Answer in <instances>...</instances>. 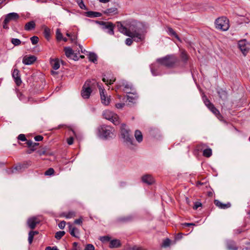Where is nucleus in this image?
Segmentation results:
<instances>
[{
	"instance_id": "f8f14e48",
	"label": "nucleus",
	"mask_w": 250,
	"mask_h": 250,
	"mask_svg": "<svg viewBox=\"0 0 250 250\" xmlns=\"http://www.w3.org/2000/svg\"><path fill=\"white\" fill-rule=\"evenodd\" d=\"M40 222V220L37 217H32L28 219L27 225L30 229H33Z\"/></svg>"
},
{
	"instance_id": "473e14b6",
	"label": "nucleus",
	"mask_w": 250,
	"mask_h": 250,
	"mask_svg": "<svg viewBox=\"0 0 250 250\" xmlns=\"http://www.w3.org/2000/svg\"><path fill=\"white\" fill-rule=\"evenodd\" d=\"M43 33L45 38L48 40L50 37V29L48 27L44 26Z\"/></svg>"
},
{
	"instance_id": "37998d69",
	"label": "nucleus",
	"mask_w": 250,
	"mask_h": 250,
	"mask_svg": "<svg viewBox=\"0 0 250 250\" xmlns=\"http://www.w3.org/2000/svg\"><path fill=\"white\" fill-rule=\"evenodd\" d=\"M77 3L79 6L82 9H86V6L84 5L83 0H77Z\"/></svg>"
},
{
	"instance_id": "9b49d317",
	"label": "nucleus",
	"mask_w": 250,
	"mask_h": 250,
	"mask_svg": "<svg viewBox=\"0 0 250 250\" xmlns=\"http://www.w3.org/2000/svg\"><path fill=\"white\" fill-rule=\"evenodd\" d=\"M98 86L100 90L102 103L105 105H108L109 104L110 101V97L107 96L104 89L102 88L101 85H98Z\"/></svg>"
},
{
	"instance_id": "a18cd8bd",
	"label": "nucleus",
	"mask_w": 250,
	"mask_h": 250,
	"mask_svg": "<svg viewBox=\"0 0 250 250\" xmlns=\"http://www.w3.org/2000/svg\"><path fill=\"white\" fill-rule=\"evenodd\" d=\"M54 172V170L53 168H50L47 170H46L45 171V175L51 176L53 174Z\"/></svg>"
},
{
	"instance_id": "bf43d9fd",
	"label": "nucleus",
	"mask_w": 250,
	"mask_h": 250,
	"mask_svg": "<svg viewBox=\"0 0 250 250\" xmlns=\"http://www.w3.org/2000/svg\"><path fill=\"white\" fill-rule=\"evenodd\" d=\"M45 250H59V249L56 246L52 247L48 246L45 248Z\"/></svg>"
},
{
	"instance_id": "ea45409f",
	"label": "nucleus",
	"mask_w": 250,
	"mask_h": 250,
	"mask_svg": "<svg viewBox=\"0 0 250 250\" xmlns=\"http://www.w3.org/2000/svg\"><path fill=\"white\" fill-rule=\"evenodd\" d=\"M11 42L15 46H18V45H19L21 43V41H20V40H19L18 39L13 38L11 40Z\"/></svg>"
},
{
	"instance_id": "13d9d810",
	"label": "nucleus",
	"mask_w": 250,
	"mask_h": 250,
	"mask_svg": "<svg viewBox=\"0 0 250 250\" xmlns=\"http://www.w3.org/2000/svg\"><path fill=\"white\" fill-rule=\"evenodd\" d=\"M36 141H41L43 139V137L41 135H38L34 138Z\"/></svg>"
},
{
	"instance_id": "4c0bfd02",
	"label": "nucleus",
	"mask_w": 250,
	"mask_h": 250,
	"mask_svg": "<svg viewBox=\"0 0 250 250\" xmlns=\"http://www.w3.org/2000/svg\"><path fill=\"white\" fill-rule=\"evenodd\" d=\"M170 240L168 238H167L164 240L162 246L164 248L170 246Z\"/></svg>"
},
{
	"instance_id": "c756f323",
	"label": "nucleus",
	"mask_w": 250,
	"mask_h": 250,
	"mask_svg": "<svg viewBox=\"0 0 250 250\" xmlns=\"http://www.w3.org/2000/svg\"><path fill=\"white\" fill-rule=\"evenodd\" d=\"M51 64L54 70L58 69L60 66L59 61L57 59L52 60L51 61Z\"/></svg>"
},
{
	"instance_id": "c03bdc74",
	"label": "nucleus",
	"mask_w": 250,
	"mask_h": 250,
	"mask_svg": "<svg viewBox=\"0 0 250 250\" xmlns=\"http://www.w3.org/2000/svg\"><path fill=\"white\" fill-rule=\"evenodd\" d=\"M181 57L184 61H187L188 59V56L185 51H182L181 52Z\"/></svg>"
},
{
	"instance_id": "2eb2a0df",
	"label": "nucleus",
	"mask_w": 250,
	"mask_h": 250,
	"mask_svg": "<svg viewBox=\"0 0 250 250\" xmlns=\"http://www.w3.org/2000/svg\"><path fill=\"white\" fill-rule=\"evenodd\" d=\"M19 18L20 16L18 13L12 12L7 14L4 20H5V22H9L11 21H16Z\"/></svg>"
},
{
	"instance_id": "338daca9",
	"label": "nucleus",
	"mask_w": 250,
	"mask_h": 250,
	"mask_svg": "<svg viewBox=\"0 0 250 250\" xmlns=\"http://www.w3.org/2000/svg\"><path fill=\"white\" fill-rule=\"evenodd\" d=\"M221 98H225L226 97V92L225 91L223 92V93L222 95H220Z\"/></svg>"
},
{
	"instance_id": "4468645a",
	"label": "nucleus",
	"mask_w": 250,
	"mask_h": 250,
	"mask_svg": "<svg viewBox=\"0 0 250 250\" xmlns=\"http://www.w3.org/2000/svg\"><path fill=\"white\" fill-rule=\"evenodd\" d=\"M101 24L103 25L104 29L107 30V32L109 34H114V25L112 23L102 21Z\"/></svg>"
},
{
	"instance_id": "0eeeda50",
	"label": "nucleus",
	"mask_w": 250,
	"mask_h": 250,
	"mask_svg": "<svg viewBox=\"0 0 250 250\" xmlns=\"http://www.w3.org/2000/svg\"><path fill=\"white\" fill-rule=\"evenodd\" d=\"M215 24L216 28L223 31L228 30L229 27V21L225 17L218 18L216 20Z\"/></svg>"
},
{
	"instance_id": "20e7f679",
	"label": "nucleus",
	"mask_w": 250,
	"mask_h": 250,
	"mask_svg": "<svg viewBox=\"0 0 250 250\" xmlns=\"http://www.w3.org/2000/svg\"><path fill=\"white\" fill-rule=\"evenodd\" d=\"M96 83V81L95 80H88L85 82L81 90V96L83 99H88L89 98Z\"/></svg>"
},
{
	"instance_id": "79ce46f5",
	"label": "nucleus",
	"mask_w": 250,
	"mask_h": 250,
	"mask_svg": "<svg viewBox=\"0 0 250 250\" xmlns=\"http://www.w3.org/2000/svg\"><path fill=\"white\" fill-rule=\"evenodd\" d=\"M64 216L66 218L70 219L75 216V213L74 212H69L67 213L64 214Z\"/></svg>"
},
{
	"instance_id": "393cba45",
	"label": "nucleus",
	"mask_w": 250,
	"mask_h": 250,
	"mask_svg": "<svg viewBox=\"0 0 250 250\" xmlns=\"http://www.w3.org/2000/svg\"><path fill=\"white\" fill-rule=\"evenodd\" d=\"M64 51L65 55L67 57L73 58L74 60H75L74 58L75 56H73L74 52L70 47H65L64 48Z\"/></svg>"
},
{
	"instance_id": "bb28decb",
	"label": "nucleus",
	"mask_w": 250,
	"mask_h": 250,
	"mask_svg": "<svg viewBox=\"0 0 250 250\" xmlns=\"http://www.w3.org/2000/svg\"><path fill=\"white\" fill-rule=\"evenodd\" d=\"M118 13V9L116 7L107 8L104 11V13L108 15H115Z\"/></svg>"
},
{
	"instance_id": "cd10ccee",
	"label": "nucleus",
	"mask_w": 250,
	"mask_h": 250,
	"mask_svg": "<svg viewBox=\"0 0 250 250\" xmlns=\"http://www.w3.org/2000/svg\"><path fill=\"white\" fill-rule=\"evenodd\" d=\"M134 136L136 140L138 143H141L142 142L143 135L140 130H136L135 132Z\"/></svg>"
},
{
	"instance_id": "412c9836",
	"label": "nucleus",
	"mask_w": 250,
	"mask_h": 250,
	"mask_svg": "<svg viewBox=\"0 0 250 250\" xmlns=\"http://www.w3.org/2000/svg\"><path fill=\"white\" fill-rule=\"evenodd\" d=\"M142 180L143 183L148 185H151L154 182V179L150 175H145L142 177Z\"/></svg>"
},
{
	"instance_id": "f257e3e1",
	"label": "nucleus",
	"mask_w": 250,
	"mask_h": 250,
	"mask_svg": "<svg viewBox=\"0 0 250 250\" xmlns=\"http://www.w3.org/2000/svg\"><path fill=\"white\" fill-rule=\"evenodd\" d=\"M119 31L124 35L131 38L136 42L143 41L146 32L144 25L141 23H136L135 25H131L129 29L125 27L121 22L117 23Z\"/></svg>"
},
{
	"instance_id": "72a5a7b5",
	"label": "nucleus",
	"mask_w": 250,
	"mask_h": 250,
	"mask_svg": "<svg viewBox=\"0 0 250 250\" xmlns=\"http://www.w3.org/2000/svg\"><path fill=\"white\" fill-rule=\"evenodd\" d=\"M101 15L100 13L97 12L89 11L87 13V16L89 17H99Z\"/></svg>"
},
{
	"instance_id": "aec40b11",
	"label": "nucleus",
	"mask_w": 250,
	"mask_h": 250,
	"mask_svg": "<svg viewBox=\"0 0 250 250\" xmlns=\"http://www.w3.org/2000/svg\"><path fill=\"white\" fill-rule=\"evenodd\" d=\"M23 167V166L21 165H18L14 168H9L7 169L6 170V172H7L8 174L16 173L17 172L21 171Z\"/></svg>"
},
{
	"instance_id": "b1692460",
	"label": "nucleus",
	"mask_w": 250,
	"mask_h": 250,
	"mask_svg": "<svg viewBox=\"0 0 250 250\" xmlns=\"http://www.w3.org/2000/svg\"><path fill=\"white\" fill-rule=\"evenodd\" d=\"M36 26V24L34 21H32L26 23L24 26V29L26 31H30L34 29Z\"/></svg>"
},
{
	"instance_id": "6ab92c4d",
	"label": "nucleus",
	"mask_w": 250,
	"mask_h": 250,
	"mask_svg": "<svg viewBox=\"0 0 250 250\" xmlns=\"http://www.w3.org/2000/svg\"><path fill=\"white\" fill-rule=\"evenodd\" d=\"M103 81L106 84H111L115 82V78L111 74L105 75L103 78Z\"/></svg>"
},
{
	"instance_id": "052dcab7",
	"label": "nucleus",
	"mask_w": 250,
	"mask_h": 250,
	"mask_svg": "<svg viewBox=\"0 0 250 250\" xmlns=\"http://www.w3.org/2000/svg\"><path fill=\"white\" fill-rule=\"evenodd\" d=\"M82 222L83 221L81 218L76 219L74 221V223L76 224L81 225L82 224Z\"/></svg>"
},
{
	"instance_id": "f704fd0d",
	"label": "nucleus",
	"mask_w": 250,
	"mask_h": 250,
	"mask_svg": "<svg viewBox=\"0 0 250 250\" xmlns=\"http://www.w3.org/2000/svg\"><path fill=\"white\" fill-rule=\"evenodd\" d=\"M167 32L169 35L174 36L176 38L179 40L178 36L172 28L170 27L167 28Z\"/></svg>"
},
{
	"instance_id": "9d476101",
	"label": "nucleus",
	"mask_w": 250,
	"mask_h": 250,
	"mask_svg": "<svg viewBox=\"0 0 250 250\" xmlns=\"http://www.w3.org/2000/svg\"><path fill=\"white\" fill-rule=\"evenodd\" d=\"M249 44L246 40H242L238 42V46L244 56H246L249 51Z\"/></svg>"
},
{
	"instance_id": "6e6552de",
	"label": "nucleus",
	"mask_w": 250,
	"mask_h": 250,
	"mask_svg": "<svg viewBox=\"0 0 250 250\" xmlns=\"http://www.w3.org/2000/svg\"><path fill=\"white\" fill-rule=\"evenodd\" d=\"M203 100L204 101V104L208 107V108L217 117L218 119L220 120L222 116L220 114L218 110L214 107L213 104L210 102L206 96H203Z\"/></svg>"
},
{
	"instance_id": "58836bf2",
	"label": "nucleus",
	"mask_w": 250,
	"mask_h": 250,
	"mask_svg": "<svg viewBox=\"0 0 250 250\" xmlns=\"http://www.w3.org/2000/svg\"><path fill=\"white\" fill-rule=\"evenodd\" d=\"M65 234L64 231H59L56 233L55 238L57 239H60Z\"/></svg>"
},
{
	"instance_id": "4d7b16f0",
	"label": "nucleus",
	"mask_w": 250,
	"mask_h": 250,
	"mask_svg": "<svg viewBox=\"0 0 250 250\" xmlns=\"http://www.w3.org/2000/svg\"><path fill=\"white\" fill-rule=\"evenodd\" d=\"M202 204L200 202H196L193 206L194 209H197L199 207H201Z\"/></svg>"
},
{
	"instance_id": "774afa93",
	"label": "nucleus",
	"mask_w": 250,
	"mask_h": 250,
	"mask_svg": "<svg viewBox=\"0 0 250 250\" xmlns=\"http://www.w3.org/2000/svg\"><path fill=\"white\" fill-rule=\"evenodd\" d=\"M109 1H110V0H99V1L100 2L104 3H107V2H109Z\"/></svg>"
},
{
	"instance_id": "5701e85b",
	"label": "nucleus",
	"mask_w": 250,
	"mask_h": 250,
	"mask_svg": "<svg viewBox=\"0 0 250 250\" xmlns=\"http://www.w3.org/2000/svg\"><path fill=\"white\" fill-rule=\"evenodd\" d=\"M137 97L138 95L135 90L132 91V93L127 94V99L129 102H133Z\"/></svg>"
},
{
	"instance_id": "8fccbe9b",
	"label": "nucleus",
	"mask_w": 250,
	"mask_h": 250,
	"mask_svg": "<svg viewBox=\"0 0 250 250\" xmlns=\"http://www.w3.org/2000/svg\"><path fill=\"white\" fill-rule=\"evenodd\" d=\"M142 249L140 247H138L137 246H134L132 247H128L126 248L125 250H141Z\"/></svg>"
},
{
	"instance_id": "603ef678",
	"label": "nucleus",
	"mask_w": 250,
	"mask_h": 250,
	"mask_svg": "<svg viewBox=\"0 0 250 250\" xmlns=\"http://www.w3.org/2000/svg\"><path fill=\"white\" fill-rule=\"evenodd\" d=\"M34 236L32 234V233L29 232V234H28V242H29V243L30 244H31L32 241H33Z\"/></svg>"
},
{
	"instance_id": "1a4fd4ad",
	"label": "nucleus",
	"mask_w": 250,
	"mask_h": 250,
	"mask_svg": "<svg viewBox=\"0 0 250 250\" xmlns=\"http://www.w3.org/2000/svg\"><path fill=\"white\" fill-rule=\"evenodd\" d=\"M164 66L157 61L156 62L152 63L150 67L152 75L154 76H158L164 74L162 72L163 67Z\"/></svg>"
},
{
	"instance_id": "de8ad7c7",
	"label": "nucleus",
	"mask_w": 250,
	"mask_h": 250,
	"mask_svg": "<svg viewBox=\"0 0 250 250\" xmlns=\"http://www.w3.org/2000/svg\"><path fill=\"white\" fill-rule=\"evenodd\" d=\"M100 240L103 242H105L109 241L110 240V238H109V237H108L107 236H104L101 237Z\"/></svg>"
},
{
	"instance_id": "7ed1b4c3",
	"label": "nucleus",
	"mask_w": 250,
	"mask_h": 250,
	"mask_svg": "<svg viewBox=\"0 0 250 250\" xmlns=\"http://www.w3.org/2000/svg\"><path fill=\"white\" fill-rule=\"evenodd\" d=\"M121 134L123 141L128 147H131L134 145L133 138L131 136L130 130L125 124H122L121 126Z\"/></svg>"
},
{
	"instance_id": "864d4df0",
	"label": "nucleus",
	"mask_w": 250,
	"mask_h": 250,
	"mask_svg": "<svg viewBox=\"0 0 250 250\" xmlns=\"http://www.w3.org/2000/svg\"><path fill=\"white\" fill-rule=\"evenodd\" d=\"M66 223L65 221H61L59 224L58 226L61 229H63L65 226Z\"/></svg>"
},
{
	"instance_id": "f03ea898",
	"label": "nucleus",
	"mask_w": 250,
	"mask_h": 250,
	"mask_svg": "<svg viewBox=\"0 0 250 250\" xmlns=\"http://www.w3.org/2000/svg\"><path fill=\"white\" fill-rule=\"evenodd\" d=\"M98 135L103 139H109L116 136L115 129L110 125H102L98 129Z\"/></svg>"
},
{
	"instance_id": "a878e982",
	"label": "nucleus",
	"mask_w": 250,
	"mask_h": 250,
	"mask_svg": "<svg viewBox=\"0 0 250 250\" xmlns=\"http://www.w3.org/2000/svg\"><path fill=\"white\" fill-rule=\"evenodd\" d=\"M120 241L117 239H114L110 241L109 247L110 248H116L120 246Z\"/></svg>"
},
{
	"instance_id": "423d86ee",
	"label": "nucleus",
	"mask_w": 250,
	"mask_h": 250,
	"mask_svg": "<svg viewBox=\"0 0 250 250\" xmlns=\"http://www.w3.org/2000/svg\"><path fill=\"white\" fill-rule=\"evenodd\" d=\"M103 116L104 118L110 121L115 125H118L120 124L119 117L118 115L109 110L104 111Z\"/></svg>"
},
{
	"instance_id": "0e129e2a",
	"label": "nucleus",
	"mask_w": 250,
	"mask_h": 250,
	"mask_svg": "<svg viewBox=\"0 0 250 250\" xmlns=\"http://www.w3.org/2000/svg\"><path fill=\"white\" fill-rule=\"evenodd\" d=\"M70 39L72 42H75L77 39V37L74 35H72L70 37Z\"/></svg>"
},
{
	"instance_id": "69168bd1",
	"label": "nucleus",
	"mask_w": 250,
	"mask_h": 250,
	"mask_svg": "<svg viewBox=\"0 0 250 250\" xmlns=\"http://www.w3.org/2000/svg\"><path fill=\"white\" fill-rule=\"evenodd\" d=\"M132 218H133V216L130 215V216L126 217L124 219V221H130L132 219Z\"/></svg>"
},
{
	"instance_id": "4be33fe9",
	"label": "nucleus",
	"mask_w": 250,
	"mask_h": 250,
	"mask_svg": "<svg viewBox=\"0 0 250 250\" xmlns=\"http://www.w3.org/2000/svg\"><path fill=\"white\" fill-rule=\"evenodd\" d=\"M214 204L217 207L221 209H226L230 207V204L229 203H228L227 204H223L218 200H214Z\"/></svg>"
},
{
	"instance_id": "39448f33",
	"label": "nucleus",
	"mask_w": 250,
	"mask_h": 250,
	"mask_svg": "<svg viewBox=\"0 0 250 250\" xmlns=\"http://www.w3.org/2000/svg\"><path fill=\"white\" fill-rule=\"evenodd\" d=\"M158 62L163 66L168 67H172L177 61V58L172 55H167L165 57L157 59Z\"/></svg>"
},
{
	"instance_id": "ddd939ff",
	"label": "nucleus",
	"mask_w": 250,
	"mask_h": 250,
	"mask_svg": "<svg viewBox=\"0 0 250 250\" xmlns=\"http://www.w3.org/2000/svg\"><path fill=\"white\" fill-rule=\"evenodd\" d=\"M12 77L13 78L17 85H20L21 83L20 71L18 69H14L12 72Z\"/></svg>"
},
{
	"instance_id": "3c124183",
	"label": "nucleus",
	"mask_w": 250,
	"mask_h": 250,
	"mask_svg": "<svg viewBox=\"0 0 250 250\" xmlns=\"http://www.w3.org/2000/svg\"><path fill=\"white\" fill-rule=\"evenodd\" d=\"M18 139L21 141H25L26 140L25 135L23 134H20L18 137Z\"/></svg>"
},
{
	"instance_id": "7c9ffc66",
	"label": "nucleus",
	"mask_w": 250,
	"mask_h": 250,
	"mask_svg": "<svg viewBox=\"0 0 250 250\" xmlns=\"http://www.w3.org/2000/svg\"><path fill=\"white\" fill-rule=\"evenodd\" d=\"M227 248L229 250H236L237 248L235 246L234 242L232 241H228L227 243Z\"/></svg>"
},
{
	"instance_id": "2f4dec72",
	"label": "nucleus",
	"mask_w": 250,
	"mask_h": 250,
	"mask_svg": "<svg viewBox=\"0 0 250 250\" xmlns=\"http://www.w3.org/2000/svg\"><path fill=\"white\" fill-rule=\"evenodd\" d=\"M88 58L90 61L95 63L97 60V56L96 54L90 52L88 54Z\"/></svg>"
},
{
	"instance_id": "49530a36",
	"label": "nucleus",
	"mask_w": 250,
	"mask_h": 250,
	"mask_svg": "<svg viewBox=\"0 0 250 250\" xmlns=\"http://www.w3.org/2000/svg\"><path fill=\"white\" fill-rule=\"evenodd\" d=\"M26 144L28 147H34L35 146H37L38 144L36 143H33L32 141L28 140V141H27Z\"/></svg>"
},
{
	"instance_id": "c85d7f7f",
	"label": "nucleus",
	"mask_w": 250,
	"mask_h": 250,
	"mask_svg": "<svg viewBox=\"0 0 250 250\" xmlns=\"http://www.w3.org/2000/svg\"><path fill=\"white\" fill-rule=\"evenodd\" d=\"M69 134L71 136L67 139V142L68 145H71L73 144L74 141L73 137H72L71 135L73 134L76 137V134L74 130L71 129L70 130Z\"/></svg>"
},
{
	"instance_id": "f3484780",
	"label": "nucleus",
	"mask_w": 250,
	"mask_h": 250,
	"mask_svg": "<svg viewBox=\"0 0 250 250\" xmlns=\"http://www.w3.org/2000/svg\"><path fill=\"white\" fill-rule=\"evenodd\" d=\"M69 231L70 234L75 237H79L80 231L79 229L73 227L70 223H68Z\"/></svg>"
},
{
	"instance_id": "6e6d98bb",
	"label": "nucleus",
	"mask_w": 250,
	"mask_h": 250,
	"mask_svg": "<svg viewBox=\"0 0 250 250\" xmlns=\"http://www.w3.org/2000/svg\"><path fill=\"white\" fill-rule=\"evenodd\" d=\"M132 42V39L130 38H127L125 40V44L127 45H130Z\"/></svg>"
},
{
	"instance_id": "e2e57ef3",
	"label": "nucleus",
	"mask_w": 250,
	"mask_h": 250,
	"mask_svg": "<svg viewBox=\"0 0 250 250\" xmlns=\"http://www.w3.org/2000/svg\"><path fill=\"white\" fill-rule=\"evenodd\" d=\"M8 22H5V20H4L3 21V27L4 29H8L9 27L8 26Z\"/></svg>"
},
{
	"instance_id": "5fc2aeb1",
	"label": "nucleus",
	"mask_w": 250,
	"mask_h": 250,
	"mask_svg": "<svg viewBox=\"0 0 250 250\" xmlns=\"http://www.w3.org/2000/svg\"><path fill=\"white\" fill-rule=\"evenodd\" d=\"M125 104L124 103H118L115 104V106L118 109H122L124 107Z\"/></svg>"
},
{
	"instance_id": "a19ab883",
	"label": "nucleus",
	"mask_w": 250,
	"mask_h": 250,
	"mask_svg": "<svg viewBox=\"0 0 250 250\" xmlns=\"http://www.w3.org/2000/svg\"><path fill=\"white\" fill-rule=\"evenodd\" d=\"M32 43L34 45L36 44L39 42V38L37 36H33L30 38Z\"/></svg>"
},
{
	"instance_id": "dca6fc26",
	"label": "nucleus",
	"mask_w": 250,
	"mask_h": 250,
	"mask_svg": "<svg viewBox=\"0 0 250 250\" xmlns=\"http://www.w3.org/2000/svg\"><path fill=\"white\" fill-rule=\"evenodd\" d=\"M36 57L34 56H25L22 59V63L25 65H30L36 61Z\"/></svg>"
},
{
	"instance_id": "c9c22d12",
	"label": "nucleus",
	"mask_w": 250,
	"mask_h": 250,
	"mask_svg": "<svg viewBox=\"0 0 250 250\" xmlns=\"http://www.w3.org/2000/svg\"><path fill=\"white\" fill-rule=\"evenodd\" d=\"M211 155L212 150L210 148H207L203 151V155L206 157H209Z\"/></svg>"
},
{
	"instance_id": "09e8293b",
	"label": "nucleus",
	"mask_w": 250,
	"mask_h": 250,
	"mask_svg": "<svg viewBox=\"0 0 250 250\" xmlns=\"http://www.w3.org/2000/svg\"><path fill=\"white\" fill-rule=\"evenodd\" d=\"M84 250H95L94 247L92 244H87L84 249Z\"/></svg>"
},
{
	"instance_id": "e433bc0d",
	"label": "nucleus",
	"mask_w": 250,
	"mask_h": 250,
	"mask_svg": "<svg viewBox=\"0 0 250 250\" xmlns=\"http://www.w3.org/2000/svg\"><path fill=\"white\" fill-rule=\"evenodd\" d=\"M56 39L58 41H60L62 40V35L61 33V30L60 29L58 28L56 30Z\"/></svg>"
},
{
	"instance_id": "680f3d73",
	"label": "nucleus",
	"mask_w": 250,
	"mask_h": 250,
	"mask_svg": "<svg viewBox=\"0 0 250 250\" xmlns=\"http://www.w3.org/2000/svg\"><path fill=\"white\" fill-rule=\"evenodd\" d=\"M182 225L184 227H189L191 226H195V224L193 223H185L182 224Z\"/></svg>"
},
{
	"instance_id": "a211bd4d",
	"label": "nucleus",
	"mask_w": 250,
	"mask_h": 250,
	"mask_svg": "<svg viewBox=\"0 0 250 250\" xmlns=\"http://www.w3.org/2000/svg\"><path fill=\"white\" fill-rule=\"evenodd\" d=\"M122 86L124 87L123 91L127 94L132 93V91L135 90L132 85L127 82H123Z\"/></svg>"
}]
</instances>
